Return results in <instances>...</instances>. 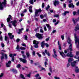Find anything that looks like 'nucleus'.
<instances>
[{"label":"nucleus","mask_w":79,"mask_h":79,"mask_svg":"<svg viewBox=\"0 0 79 79\" xmlns=\"http://www.w3.org/2000/svg\"><path fill=\"white\" fill-rule=\"evenodd\" d=\"M14 58L15 57H12L11 60V61L14 62L15 61V59Z\"/></svg>","instance_id":"nucleus-52"},{"label":"nucleus","mask_w":79,"mask_h":79,"mask_svg":"<svg viewBox=\"0 0 79 79\" xmlns=\"http://www.w3.org/2000/svg\"><path fill=\"white\" fill-rule=\"evenodd\" d=\"M7 63H8V64H10L11 63V60H9Z\"/></svg>","instance_id":"nucleus-59"},{"label":"nucleus","mask_w":79,"mask_h":79,"mask_svg":"<svg viewBox=\"0 0 79 79\" xmlns=\"http://www.w3.org/2000/svg\"><path fill=\"white\" fill-rule=\"evenodd\" d=\"M46 55H47L48 56H51L49 52H48V53L46 54Z\"/></svg>","instance_id":"nucleus-51"},{"label":"nucleus","mask_w":79,"mask_h":79,"mask_svg":"<svg viewBox=\"0 0 79 79\" xmlns=\"http://www.w3.org/2000/svg\"><path fill=\"white\" fill-rule=\"evenodd\" d=\"M69 8H74V5H73V3H71L70 4H69Z\"/></svg>","instance_id":"nucleus-16"},{"label":"nucleus","mask_w":79,"mask_h":79,"mask_svg":"<svg viewBox=\"0 0 79 79\" xmlns=\"http://www.w3.org/2000/svg\"><path fill=\"white\" fill-rule=\"evenodd\" d=\"M41 12H42V10L40 9H39L38 10H35L34 17L36 18L37 16H39V14H38V13H41Z\"/></svg>","instance_id":"nucleus-4"},{"label":"nucleus","mask_w":79,"mask_h":79,"mask_svg":"<svg viewBox=\"0 0 79 79\" xmlns=\"http://www.w3.org/2000/svg\"><path fill=\"white\" fill-rule=\"evenodd\" d=\"M0 40L1 41H2L3 40V37H2V35L0 36Z\"/></svg>","instance_id":"nucleus-48"},{"label":"nucleus","mask_w":79,"mask_h":79,"mask_svg":"<svg viewBox=\"0 0 79 79\" xmlns=\"http://www.w3.org/2000/svg\"><path fill=\"white\" fill-rule=\"evenodd\" d=\"M72 51H71L69 52V53H70V56H69V57H70V58H73V57L74 56V55H73V54H72Z\"/></svg>","instance_id":"nucleus-25"},{"label":"nucleus","mask_w":79,"mask_h":79,"mask_svg":"<svg viewBox=\"0 0 79 79\" xmlns=\"http://www.w3.org/2000/svg\"><path fill=\"white\" fill-rule=\"evenodd\" d=\"M22 46H23V47H26V45L25 44H22Z\"/></svg>","instance_id":"nucleus-61"},{"label":"nucleus","mask_w":79,"mask_h":79,"mask_svg":"<svg viewBox=\"0 0 79 79\" xmlns=\"http://www.w3.org/2000/svg\"><path fill=\"white\" fill-rule=\"evenodd\" d=\"M19 60L21 62H23V63H26L27 61L26 59H23L20 58H19Z\"/></svg>","instance_id":"nucleus-11"},{"label":"nucleus","mask_w":79,"mask_h":79,"mask_svg":"<svg viewBox=\"0 0 79 79\" xmlns=\"http://www.w3.org/2000/svg\"><path fill=\"white\" fill-rule=\"evenodd\" d=\"M54 79H60V77H54Z\"/></svg>","instance_id":"nucleus-62"},{"label":"nucleus","mask_w":79,"mask_h":79,"mask_svg":"<svg viewBox=\"0 0 79 79\" xmlns=\"http://www.w3.org/2000/svg\"><path fill=\"white\" fill-rule=\"evenodd\" d=\"M75 42L76 44V48L79 50V39H78L76 35L75 36Z\"/></svg>","instance_id":"nucleus-2"},{"label":"nucleus","mask_w":79,"mask_h":79,"mask_svg":"<svg viewBox=\"0 0 79 79\" xmlns=\"http://www.w3.org/2000/svg\"><path fill=\"white\" fill-rule=\"evenodd\" d=\"M39 29V27H37L36 28H35L34 30V31H35V32H37V31L38 30V29Z\"/></svg>","instance_id":"nucleus-38"},{"label":"nucleus","mask_w":79,"mask_h":79,"mask_svg":"<svg viewBox=\"0 0 79 79\" xmlns=\"http://www.w3.org/2000/svg\"><path fill=\"white\" fill-rule=\"evenodd\" d=\"M45 46L46 48H48L49 47V45L47 43H45Z\"/></svg>","instance_id":"nucleus-35"},{"label":"nucleus","mask_w":79,"mask_h":79,"mask_svg":"<svg viewBox=\"0 0 79 79\" xmlns=\"http://www.w3.org/2000/svg\"><path fill=\"white\" fill-rule=\"evenodd\" d=\"M71 40L70 39V38L69 37L68 38L67 42L69 44H71Z\"/></svg>","instance_id":"nucleus-22"},{"label":"nucleus","mask_w":79,"mask_h":79,"mask_svg":"<svg viewBox=\"0 0 79 79\" xmlns=\"http://www.w3.org/2000/svg\"><path fill=\"white\" fill-rule=\"evenodd\" d=\"M4 57H5V59H6V60L8 59V56H7V55H6V54H5Z\"/></svg>","instance_id":"nucleus-42"},{"label":"nucleus","mask_w":79,"mask_h":79,"mask_svg":"<svg viewBox=\"0 0 79 79\" xmlns=\"http://www.w3.org/2000/svg\"><path fill=\"white\" fill-rule=\"evenodd\" d=\"M75 73H77L79 72V69H75Z\"/></svg>","instance_id":"nucleus-41"},{"label":"nucleus","mask_w":79,"mask_h":79,"mask_svg":"<svg viewBox=\"0 0 79 79\" xmlns=\"http://www.w3.org/2000/svg\"><path fill=\"white\" fill-rule=\"evenodd\" d=\"M17 21L16 20H14L13 21H11L10 22V23H12V26L16 27L17 26Z\"/></svg>","instance_id":"nucleus-8"},{"label":"nucleus","mask_w":79,"mask_h":79,"mask_svg":"<svg viewBox=\"0 0 79 79\" xmlns=\"http://www.w3.org/2000/svg\"><path fill=\"white\" fill-rule=\"evenodd\" d=\"M20 50H26V48L23 47H20Z\"/></svg>","instance_id":"nucleus-30"},{"label":"nucleus","mask_w":79,"mask_h":79,"mask_svg":"<svg viewBox=\"0 0 79 79\" xmlns=\"http://www.w3.org/2000/svg\"><path fill=\"white\" fill-rule=\"evenodd\" d=\"M20 77L21 78L23 79L24 77V76L23 74H21L20 75Z\"/></svg>","instance_id":"nucleus-26"},{"label":"nucleus","mask_w":79,"mask_h":79,"mask_svg":"<svg viewBox=\"0 0 79 79\" xmlns=\"http://www.w3.org/2000/svg\"><path fill=\"white\" fill-rule=\"evenodd\" d=\"M24 39L26 40H27V35H24Z\"/></svg>","instance_id":"nucleus-36"},{"label":"nucleus","mask_w":79,"mask_h":79,"mask_svg":"<svg viewBox=\"0 0 79 79\" xmlns=\"http://www.w3.org/2000/svg\"><path fill=\"white\" fill-rule=\"evenodd\" d=\"M21 17H23V16H24V14L23 13H22L21 14Z\"/></svg>","instance_id":"nucleus-55"},{"label":"nucleus","mask_w":79,"mask_h":79,"mask_svg":"<svg viewBox=\"0 0 79 79\" xmlns=\"http://www.w3.org/2000/svg\"><path fill=\"white\" fill-rule=\"evenodd\" d=\"M27 11V10L26 9H24V11H23V13H26Z\"/></svg>","instance_id":"nucleus-50"},{"label":"nucleus","mask_w":79,"mask_h":79,"mask_svg":"<svg viewBox=\"0 0 79 79\" xmlns=\"http://www.w3.org/2000/svg\"><path fill=\"white\" fill-rule=\"evenodd\" d=\"M8 39H8V37L6 35L5 36V41H7Z\"/></svg>","instance_id":"nucleus-27"},{"label":"nucleus","mask_w":79,"mask_h":79,"mask_svg":"<svg viewBox=\"0 0 79 79\" xmlns=\"http://www.w3.org/2000/svg\"><path fill=\"white\" fill-rule=\"evenodd\" d=\"M49 70L50 71V73H52V66H49Z\"/></svg>","instance_id":"nucleus-33"},{"label":"nucleus","mask_w":79,"mask_h":79,"mask_svg":"<svg viewBox=\"0 0 79 79\" xmlns=\"http://www.w3.org/2000/svg\"><path fill=\"white\" fill-rule=\"evenodd\" d=\"M74 30L75 31H77V30H79V27H76Z\"/></svg>","instance_id":"nucleus-32"},{"label":"nucleus","mask_w":79,"mask_h":79,"mask_svg":"<svg viewBox=\"0 0 79 79\" xmlns=\"http://www.w3.org/2000/svg\"><path fill=\"white\" fill-rule=\"evenodd\" d=\"M11 19L9 17L7 18V22H8V23H9V22L11 21Z\"/></svg>","instance_id":"nucleus-31"},{"label":"nucleus","mask_w":79,"mask_h":79,"mask_svg":"<svg viewBox=\"0 0 79 79\" xmlns=\"http://www.w3.org/2000/svg\"><path fill=\"white\" fill-rule=\"evenodd\" d=\"M35 77H38L39 76V74L37 73L35 75Z\"/></svg>","instance_id":"nucleus-53"},{"label":"nucleus","mask_w":79,"mask_h":79,"mask_svg":"<svg viewBox=\"0 0 79 79\" xmlns=\"http://www.w3.org/2000/svg\"><path fill=\"white\" fill-rule=\"evenodd\" d=\"M53 52L54 53V54L52 55V56L53 58H55L56 60H57V55H56V50L55 49H53Z\"/></svg>","instance_id":"nucleus-10"},{"label":"nucleus","mask_w":79,"mask_h":79,"mask_svg":"<svg viewBox=\"0 0 79 79\" xmlns=\"http://www.w3.org/2000/svg\"><path fill=\"white\" fill-rule=\"evenodd\" d=\"M74 60V59L73 58H69L68 60V62L69 63H71V61H73Z\"/></svg>","instance_id":"nucleus-18"},{"label":"nucleus","mask_w":79,"mask_h":79,"mask_svg":"<svg viewBox=\"0 0 79 79\" xmlns=\"http://www.w3.org/2000/svg\"><path fill=\"white\" fill-rule=\"evenodd\" d=\"M59 3L60 2L59 1L55 0L54 2V5L55 6H56V5H59Z\"/></svg>","instance_id":"nucleus-13"},{"label":"nucleus","mask_w":79,"mask_h":79,"mask_svg":"<svg viewBox=\"0 0 79 79\" xmlns=\"http://www.w3.org/2000/svg\"><path fill=\"white\" fill-rule=\"evenodd\" d=\"M45 41H43L41 43V47L42 48H44L45 47Z\"/></svg>","instance_id":"nucleus-14"},{"label":"nucleus","mask_w":79,"mask_h":79,"mask_svg":"<svg viewBox=\"0 0 79 79\" xmlns=\"http://www.w3.org/2000/svg\"><path fill=\"white\" fill-rule=\"evenodd\" d=\"M58 45H59L58 48L60 50H61V44H60V42H59V41H58Z\"/></svg>","instance_id":"nucleus-19"},{"label":"nucleus","mask_w":79,"mask_h":79,"mask_svg":"<svg viewBox=\"0 0 79 79\" xmlns=\"http://www.w3.org/2000/svg\"><path fill=\"white\" fill-rule=\"evenodd\" d=\"M13 54H10L9 55V56H10L11 58L12 57H13Z\"/></svg>","instance_id":"nucleus-63"},{"label":"nucleus","mask_w":79,"mask_h":79,"mask_svg":"<svg viewBox=\"0 0 79 79\" xmlns=\"http://www.w3.org/2000/svg\"><path fill=\"white\" fill-rule=\"evenodd\" d=\"M73 20V24H76V22L75 21V19H74L73 18L72 19Z\"/></svg>","instance_id":"nucleus-40"},{"label":"nucleus","mask_w":79,"mask_h":79,"mask_svg":"<svg viewBox=\"0 0 79 79\" xmlns=\"http://www.w3.org/2000/svg\"><path fill=\"white\" fill-rule=\"evenodd\" d=\"M21 66V64H18L17 66V68H20Z\"/></svg>","instance_id":"nucleus-49"},{"label":"nucleus","mask_w":79,"mask_h":79,"mask_svg":"<svg viewBox=\"0 0 79 79\" xmlns=\"http://www.w3.org/2000/svg\"><path fill=\"white\" fill-rule=\"evenodd\" d=\"M32 55L33 56H35V51H33L32 52Z\"/></svg>","instance_id":"nucleus-43"},{"label":"nucleus","mask_w":79,"mask_h":79,"mask_svg":"<svg viewBox=\"0 0 79 79\" xmlns=\"http://www.w3.org/2000/svg\"><path fill=\"white\" fill-rule=\"evenodd\" d=\"M73 16H76V11H74L73 12Z\"/></svg>","instance_id":"nucleus-47"},{"label":"nucleus","mask_w":79,"mask_h":79,"mask_svg":"<svg viewBox=\"0 0 79 79\" xmlns=\"http://www.w3.org/2000/svg\"><path fill=\"white\" fill-rule=\"evenodd\" d=\"M1 44L2 47H5V44L3 43H1Z\"/></svg>","instance_id":"nucleus-44"},{"label":"nucleus","mask_w":79,"mask_h":79,"mask_svg":"<svg viewBox=\"0 0 79 79\" xmlns=\"http://www.w3.org/2000/svg\"><path fill=\"white\" fill-rule=\"evenodd\" d=\"M16 41V42H19L20 41V39L19 38L17 39Z\"/></svg>","instance_id":"nucleus-54"},{"label":"nucleus","mask_w":79,"mask_h":79,"mask_svg":"<svg viewBox=\"0 0 79 79\" xmlns=\"http://www.w3.org/2000/svg\"><path fill=\"white\" fill-rule=\"evenodd\" d=\"M12 34L10 33H8V35L9 36V38L10 39H12L14 38V35H12Z\"/></svg>","instance_id":"nucleus-12"},{"label":"nucleus","mask_w":79,"mask_h":79,"mask_svg":"<svg viewBox=\"0 0 79 79\" xmlns=\"http://www.w3.org/2000/svg\"><path fill=\"white\" fill-rule=\"evenodd\" d=\"M1 55L2 56L1 57V61L3 60V59H4V53L3 52H1Z\"/></svg>","instance_id":"nucleus-21"},{"label":"nucleus","mask_w":79,"mask_h":79,"mask_svg":"<svg viewBox=\"0 0 79 79\" xmlns=\"http://www.w3.org/2000/svg\"><path fill=\"white\" fill-rule=\"evenodd\" d=\"M46 26L48 28V31H50V30H51V29H52V27H51L50 26V25L48 24H46Z\"/></svg>","instance_id":"nucleus-20"},{"label":"nucleus","mask_w":79,"mask_h":79,"mask_svg":"<svg viewBox=\"0 0 79 79\" xmlns=\"http://www.w3.org/2000/svg\"><path fill=\"white\" fill-rule=\"evenodd\" d=\"M24 30V28H22L21 29H19V32H18V34H20L21 33H22V31H23Z\"/></svg>","instance_id":"nucleus-17"},{"label":"nucleus","mask_w":79,"mask_h":79,"mask_svg":"<svg viewBox=\"0 0 79 79\" xmlns=\"http://www.w3.org/2000/svg\"><path fill=\"white\" fill-rule=\"evenodd\" d=\"M33 44L34 45L33 46L35 48H39V45H38V44H39V42L35 40H34L33 41Z\"/></svg>","instance_id":"nucleus-5"},{"label":"nucleus","mask_w":79,"mask_h":79,"mask_svg":"<svg viewBox=\"0 0 79 79\" xmlns=\"http://www.w3.org/2000/svg\"><path fill=\"white\" fill-rule=\"evenodd\" d=\"M76 60L74 61L73 62H72L71 64V66L72 67H75V69H79L78 67H76Z\"/></svg>","instance_id":"nucleus-6"},{"label":"nucleus","mask_w":79,"mask_h":79,"mask_svg":"<svg viewBox=\"0 0 79 79\" xmlns=\"http://www.w3.org/2000/svg\"><path fill=\"white\" fill-rule=\"evenodd\" d=\"M31 73L30 72L29 74L27 75V77H31Z\"/></svg>","instance_id":"nucleus-37"},{"label":"nucleus","mask_w":79,"mask_h":79,"mask_svg":"<svg viewBox=\"0 0 79 79\" xmlns=\"http://www.w3.org/2000/svg\"><path fill=\"white\" fill-rule=\"evenodd\" d=\"M35 37H37L39 39H43V37L42 35L41 34L39 33H36L35 35Z\"/></svg>","instance_id":"nucleus-9"},{"label":"nucleus","mask_w":79,"mask_h":79,"mask_svg":"<svg viewBox=\"0 0 79 79\" xmlns=\"http://www.w3.org/2000/svg\"><path fill=\"white\" fill-rule=\"evenodd\" d=\"M22 56L24 58L23 59H26V58H27V57H26V56L24 55V54H23L22 55Z\"/></svg>","instance_id":"nucleus-39"},{"label":"nucleus","mask_w":79,"mask_h":79,"mask_svg":"<svg viewBox=\"0 0 79 79\" xmlns=\"http://www.w3.org/2000/svg\"><path fill=\"white\" fill-rule=\"evenodd\" d=\"M60 55H61L62 57H66V56H68V57H69L70 54L69 53H68L66 54V55L63 52H60Z\"/></svg>","instance_id":"nucleus-7"},{"label":"nucleus","mask_w":79,"mask_h":79,"mask_svg":"<svg viewBox=\"0 0 79 79\" xmlns=\"http://www.w3.org/2000/svg\"><path fill=\"white\" fill-rule=\"evenodd\" d=\"M29 3L30 4H34V1L33 0H30L29 1Z\"/></svg>","instance_id":"nucleus-28"},{"label":"nucleus","mask_w":79,"mask_h":79,"mask_svg":"<svg viewBox=\"0 0 79 79\" xmlns=\"http://www.w3.org/2000/svg\"><path fill=\"white\" fill-rule=\"evenodd\" d=\"M72 45L73 44H71L69 46V48L67 49L66 50H64V53L66 54L68 53V52H69H69H71V51H73V50L72 48Z\"/></svg>","instance_id":"nucleus-3"},{"label":"nucleus","mask_w":79,"mask_h":79,"mask_svg":"<svg viewBox=\"0 0 79 79\" xmlns=\"http://www.w3.org/2000/svg\"><path fill=\"white\" fill-rule=\"evenodd\" d=\"M79 51H77L76 52V55H79Z\"/></svg>","instance_id":"nucleus-57"},{"label":"nucleus","mask_w":79,"mask_h":79,"mask_svg":"<svg viewBox=\"0 0 79 79\" xmlns=\"http://www.w3.org/2000/svg\"><path fill=\"white\" fill-rule=\"evenodd\" d=\"M11 71L14 74H17L18 73V71L15 69H12L11 70Z\"/></svg>","instance_id":"nucleus-15"},{"label":"nucleus","mask_w":79,"mask_h":79,"mask_svg":"<svg viewBox=\"0 0 79 79\" xmlns=\"http://www.w3.org/2000/svg\"><path fill=\"white\" fill-rule=\"evenodd\" d=\"M40 32H41V33H44V30H42V29H41L40 30Z\"/></svg>","instance_id":"nucleus-60"},{"label":"nucleus","mask_w":79,"mask_h":79,"mask_svg":"<svg viewBox=\"0 0 79 79\" xmlns=\"http://www.w3.org/2000/svg\"><path fill=\"white\" fill-rule=\"evenodd\" d=\"M69 13V11H65L62 14V15H63L64 16H66V14Z\"/></svg>","instance_id":"nucleus-24"},{"label":"nucleus","mask_w":79,"mask_h":79,"mask_svg":"<svg viewBox=\"0 0 79 79\" xmlns=\"http://www.w3.org/2000/svg\"><path fill=\"white\" fill-rule=\"evenodd\" d=\"M61 38L63 40H64V35H61Z\"/></svg>","instance_id":"nucleus-58"},{"label":"nucleus","mask_w":79,"mask_h":79,"mask_svg":"<svg viewBox=\"0 0 79 79\" xmlns=\"http://www.w3.org/2000/svg\"><path fill=\"white\" fill-rule=\"evenodd\" d=\"M6 67H7V68L10 67V64H8L7 63H6Z\"/></svg>","instance_id":"nucleus-29"},{"label":"nucleus","mask_w":79,"mask_h":79,"mask_svg":"<svg viewBox=\"0 0 79 79\" xmlns=\"http://www.w3.org/2000/svg\"><path fill=\"white\" fill-rule=\"evenodd\" d=\"M36 54H37V55L39 57H41V55L40 54H39V53L37 52L36 53Z\"/></svg>","instance_id":"nucleus-46"},{"label":"nucleus","mask_w":79,"mask_h":79,"mask_svg":"<svg viewBox=\"0 0 79 79\" xmlns=\"http://www.w3.org/2000/svg\"><path fill=\"white\" fill-rule=\"evenodd\" d=\"M54 17H55V18H58V17H59V15H54Z\"/></svg>","instance_id":"nucleus-45"},{"label":"nucleus","mask_w":79,"mask_h":79,"mask_svg":"<svg viewBox=\"0 0 79 79\" xmlns=\"http://www.w3.org/2000/svg\"><path fill=\"white\" fill-rule=\"evenodd\" d=\"M29 11L30 13H32V9H29Z\"/></svg>","instance_id":"nucleus-64"},{"label":"nucleus","mask_w":79,"mask_h":79,"mask_svg":"<svg viewBox=\"0 0 79 79\" xmlns=\"http://www.w3.org/2000/svg\"><path fill=\"white\" fill-rule=\"evenodd\" d=\"M49 8H50V5H48L47 7H46V10L47 11L48 10V9H49Z\"/></svg>","instance_id":"nucleus-34"},{"label":"nucleus","mask_w":79,"mask_h":79,"mask_svg":"<svg viewBox=\"0 0 79 79\" xmlns=\"http://www.w3.org/2000/svg\"><path fill=\"white\" fill-rule=\"evenodd\" d=\"M6 0H4V1L2 2H0V10H3L4 7L6 8Z\"/></svg>","instance_id":"nucleus-1"},{"label":"nucleus","mask_w":79,"mask_h":79,"mask_svg":"<svg viewBox=\"0 0 79 79\" xmlns=\"http://www.w3.org/2000/svg\"><path fill=\"white\" fill-rule=\"evenodd\" d=\"M45 7V5L44 4V3H43L42 4V7L44 8Z\"/></svg>","instance_id":"nucleus-56"},{"label":"nucleus","mask_w":79,"mask_h":79,"mask_svg":"<svg viewBox=\"0 0 79 79\" xmlns=\"http://www.w3.org/2000/svg\"><path fill=\"white\" fill-rule=\"evenodd\" d=\"M26 55H27V57L28 58H30V53L29 52H27L26 53Z\"/></svg>","instance_id":"nucleus-23"}]
</instances>
